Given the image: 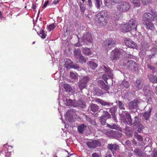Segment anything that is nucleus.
I'll return each mask as SVG.
<instances>
[{"instance_id": "nucleus-1", "label": "nucleus", "mask_w": 157, "mask_h": 157, "mask_svg": "<svg viewBox=\"0 0 157 157\" xmlns=\"http://www.w3.org/2000/svg\"><path fill=\"white\" fill-rule=\"evenodd\" d=\"M143 23L147 30H152L154 28L152 21H155V16L148 12L144 13L143 15Z\"/></svg>"}, {"instance_id": "nucleus-2", "label": "nucleus", "mask_w": 157, "mask_h": 157, "mask_svg": "<svg viewBox=\"0 0 157 157\" xmlns=\"http://www.w3.org/2000/svg\"><path fill=\"white\" fill-rule=\"evenodd\" d=\"M98 23L101 26L106 25L109 18L107 11L105 10H102L98 13L97 15Z\"/></svg>"}, {"instance_id": "nucleus-3", "label": "nucleus", "mask_w": 157, "mask_h": 157, "mask_svg": "<svg viewBox=\"0 0 157 157\" xmlns=\"http://www.w3.org/2000/svg\"><path fill=\"white\" fill-rule=\"evenodd\" d=\"M137 26V24L136 21L133 19H131L129 21L128 24H121V27L123 28V30L125 32H129L132 29L136 31Z\"/></svg>"}, {"instance_id": "nucleus-4", "label": "nucleus", "mask_w": 157, "mask_h": 157, "mask_svg": "<svg viewBox=\"0 0 157 157\" xmlns=\"http://www.w3.org/2000/svg\"><path fill=\"white\" fill-rule=\"evenodd\" d=\"M130 5L128 2L124 1L117 4L116 6V8L118 11L121 12H125L130 9Z\"/></svg>"}, {"instance_id": "nucleus-5", "label": "nucleus", "mask_w": 157, "mask_h": 157, "mask_svg": "<svg viewBox=\"0 0 157 157\" xmlns=\"http://www.w3.org/2000/svg\"><path fill=\"white\" fill-rule=\"evenodd\" d=\"M124 63L125 64L127 67L131 71H135L138 70V65L136 62L132 60H125Z\"/></svg>"}, {"instance_id": "nucleus-6", "label": "nucleus", "mask_w": 157, "mask_h": 157, "mask_svg": "<svg viewBox=\"0 0 157 157\" xmlns=\"http://www.w3.org/2000/svg\"><path fill=\"white\" fill-rule=\"evenodd\" d=\"M90 80V78L89 76H86L83 77L79 80L78 85L80 90H82L86 87L87 84Z\"/></svg>"}, {"instance_id": "nucleus-7", "label": "nucleus", "mask_w": 157, "mask_h": 157, "mask_svg": "<svg viewBox=\"0 0 157 157\" xmlns=\"http://www.w3.org/2000/svg\"><path fill=\"white\" fill-rule=\"evenodd\" d=\"M81 40L87 45L91 43L93 41L91 34L90 33L87 32L83 35L81 38Z\"/></svg>"}, {"instance_id": "nucleus-8", "label": "nucleus", "mask_w": 157, "mask_h": 157, "mask_svg": "<svg viewBox=\"0 0 157 157\" xmlns=\"http://www.w3.org/2000/svg\"><path fill=\"white\" fill-rule=\"evenodd\" d=\"M131 113H135L136 116L133 119H132L131 122L130 123L129 125H133L136 126L140 125L141 123L140 122V119L139 118L138 116V113L137 111H132L131 112Z\"/></svg>"}, {"instance_id": "nucleus-9", "label": "nucleus", "mask_w": 157, "mask_h": 157, "mask_svg": "<svg viewBox=\"0 0 157 157\" xmlns=\"http://www.w3.org/2000/svg\"><path fill=\"white\" fill-rule=\"evenodd\" d=\"M140 103V101L139 99L138 98H135L128 103V109L130 110L136 109Z\"/></svg>"}, {"instance_id": "nucleus-10", "label": "nucleus", "mask_w": 157, "mask_h": 157, "mask_svg": "<svg viewBox=\"0 0 157 157\" xmlns=\"http://www.w3.org/2000/svg\"><path fill=\"white\" fill-rule=\"evenodd\" d=\"M73 62L70 59H66L65 62L64 66L65 67L68 69H69L71 68H73L75 69H78L80 68V67L77 65H75L73 63Z\"/></svg>"}, {"instance_id": "nucleus-11", "label": "nucleus", "mask_w": 157, "mask_h": 157, "mask_svg": "<svg viewBox=\"0 0 157 157\" xmlns=\"http://www.w3.org/2000/svg\"><path fill=\"white\" fill-rule=\"evenodd\" d=\"M115 44L114 40H106L104 42L103 46L107 51H109L112 47L115 46Z\"/></svg>"}, {"instance_id": "nucleus-12", "label": "nucleus", "mask_w": 157, "mask_h": 157, "mask_svg": "<svg viewBox=\"0 0 157 157\" xmlns=\"http://www.w3.org/2000/svg\"><path fill=\"white\" fill-rule=\"evenodd\" d=\"M86 144L89 147L94 148L100 146L101 143L98 140H90L87 142Z\"/></svg>"}, {"instance_id": "nucleus-13", "label": "nucleus", "mask_w": 157, "mask_h": 157, "mask_svg": "<svg viewBox=\"0 0 157 157\" xmlns=\"http://www.w3.org/2000/svg\"><path fill=\"white\" fill-rule=\"evenodd\" d=\"M121 53L118 49L113 50L111 53L110 57L112 60L117 59L119 58Z\"/></svg>"}, {"instance_id": "nucleus-14", "label": "nucleus", "mask_w": 157, "mask_h": 157, "mask_svg": "<svg viewBox=\"0 0 157 157\" xmlns=\"http://www.w3.org/2000/svg\"><path fill=\"white\" fill-rule=\"evenodd\" d=\"M107 134L109 136L117 139L121 138L123 135L122 133L117 131H111L107 132Z\"/></svg>"}, {"instance_id": "nucleus-15", "label": "nucleus", "mask_w": 157, "mask_h": 157, "mask_svg": "<svg viewBox=\"0 0 157 157\" xmlns=\"http://www.w3.org/2000/svg\"><path fill=\"white\" fill-rule=\"evenodd\" d=\"M126 45L129 47L136 48V44L135 42L132 41L130 39H126L124 40Z\"/></svg>"}, {"instance_id": "nucleus-16", "label": "nucleus", "mask_w": 157, "mask_h": 157, "mask_svg": "<svg viewBox=\"0 0 157 157\" xmlns=\"http://www.w3.org/2000/svg\"><path fill=\"white\" fill-rule=\"evenodd\" d=\"M143 91L146 96H150L153 94L151 88L147 85L145 86L143 89Z\"/></svg>"}, {"instance_id": "nucleus-17", "label": "nucleus", "mask_w": 157, "mask_h": 157, "mask_svg": "<svg viewBox=\"0 0 157 157\" xmlns=\"http://www.w3.org/2000/svg\"><path fill=\"white\" fill-rule=\"evenodd\" d=\"M102 68L107 76L109 78H112L113 76V74L112 70L108 67L105 66H103Z\"/></svg>"}, {"instance_id": "nucleus-18", "label": "nucleus", "mask_w": 157, "mask_h": 157, "mask_svg": "<svg viewBox=\"0 0 157 157\" xmlns=\"http://www.w3.org/2000/svg\"><path fill=\"white\" fill-rule=\"evenodd\" d=\"M95 101L97 103L100 104L102 105H107L108 106L110 107L113 105V103L107 102L99 98L95 99Z\"/></svg>"}, {"instance_id": "nucleus-19", "label": "nucleus", "mask_w": 157, "mask_h": 157, "mask_svg": "<svg viewBox=\"0 0 157 157\" xmlns=\"http://www.w3.org/2000/svg\"><path fill=\"white\" fill-rule=\"evenodd\" d=\"M119 147V146L116 144H109L108 145L107 148L110 150L113 153Z\"/></svg>"}, {"instance_id": "nucleus-20", "label": "nucleus", "mask_w": 157, "mask_h": 157, "mask_svg": "<svg viewBox=\"0 0 157 157\" xmlns=\"http://www.w3.org/2000/svg\"><path fill=\"white\" fill-rule=\"evenodd\" d=\"M76 111L73 109H71L66 112L65 115V117L67 118L68 117L71 118L72 116L75 114Z\"/></svg>"}, {"instance_id": "nucleus-21", "label": "nucleus", "mask_w": 157, "mask_h": 157, "mask_svg": "<svg viewBox=\"0 0 157 157\" xmlns=\"http://www.w3.org/2000/svg\"><path fill=\"white\" fill-rule=\"evenodd\" d=\"M144 84L143 81L137 79L134 83L135 86L139 90L141 89Z\"/></svg>"}, {"instance_id": "nucleus-22", "label": "nucleus", "mask_w": 157, "mask_h": 157, "mask_svg": "<svg viewBox=\"0 0 157 157\" xmlns=\"http://www.w3.org/2000/svg\"><path fill=\"white\" fill-rule=\"evenodd\" d=\"M90 109L94 112H97L99 109V106L96 104L91 103L90 104Z\"/></svg>"}, {"instance_id": "nucleus-23", "label": "nucleus", "mask_w": 157, "mask_h": 157, "mask_svg": "<svg viewBox=\"0 0 157 157\" xmlns=\"http://www.w3.org/2000/svg\"><path fill=\"white\" fill-rule=\"evenodd\" d=\"M151 108H149L148 110L143 114V117L144 119L146 121L149 120L151 116Z\"/></svg>"}, {"instance_id": "nucleus-24", "label": "nucleus", "mask_w": 157, "mask_h": 157, "mask_svg": "<svg viewBox=\"0 0 157 157\" xmlns=\"http://www.w3.org/2000/svg\"><path fill=\"white\" fill-rule=\"evenodd\" d=\"M98 84L100 87L102 89L107 91L109 87L108 85H106L105 83L102 81H100L98 82Z\"/></svg>"}, {"instance_id": "nucleus-25", "label": "nucleus", "mask_w": 157, "mask_h": 157, "mask_svg": "<svg viewBox=\"0 0 157 157\" xmlns=\"http://www.w3.org/2000/svg\"><path fill=\"white\" fill-rule=\"evenodd\" d=\"M106 125L108 127L111 129H116L121 132L122 131V128L119 127L116 124H110L108 123H106Z\"/></svg>"}, {"instance_id": "nucleus-26", "label": "nucleus", "mask_w": 157, "mask_h": 157, "mask_svg": "<svg viewBox=\"0 0 157 157\" xmlns=\"http://www.w3.org/2000/svg\"><path fill=\"white\" fill-rule=\"evenodd\" d=\"M86 59H88V58H85V57L82 55L79 57H78V58L76 59L75 60L77 63H79L81 64H82L86 62Z\"/></svg>"}, {"instance_id": "nucleus-27", "label": "nucleus", "mask_w": 157, "mask_h": 157, "mask_svg": "<svg viewBox=\"0 0 157 157\" xmlns=\"http://www.w3.org/2000/svg\"><path fill=\"white\" fill-rule=\"evenodd\" d=\"M74 104V107L78 106L82 108H84L85 106V105L83 102L81 100H78L77 101L75 100Z\"/></svg>"}, {"instance_id": "nucleus-28", "label": "nucleus", "mask_w": 157, "mask_h": 157, "mask_svg": "<svg viewBox=\"0 0 157 157\" xmlns=\"http://www.w3.org/2000/svg\"><path fill=\"white\" fill-rule=\"evenodd\" d=\"M150 51L152 53L151 55L148 56V57L150 59L153 58L155 55L156 52L157 51V46L154 45L152 49H150Z\"/></svg>"}, {"instance_id": "nucleus-29", "label": "nucleus", "mask_w": 157, "mask_h": 157, "mask_svg": "<svg viewBox=\"0 0 157 157\" xmlns=\"http://www.w3.org/2000/svg\"><path fill=\"white\" fill-rule=\"evenodd\" d=\"M118 11H115L113 13L112 17L115 20H118L120 18L121 14Z\"/></svg>"}, {"instance_id": "nucleus-30", "label": "nucleus", "mask_w": 157, "mask_h": 157, "mask_svg": "<svg viewBox=\"0 0 157 157\" xmlns=\"http://www.w3.org/2000/svg\"><path fill=\"white\" fill-rule=\"evenodd\" d=\"M73 53L75 59L82 55L81 50L79 48L75 49Z\"/></svg>"}, {"instance_id": "nucleus-31", "label": "nucleus", "mask_w": 157, "mask_h": 157, "mask_svg": "<svg viewBox=\"0 0 157 157\" xmlns=\"http://www.w3.org/2000/svg\"><path fill=\"white\" fill-rule=\"evenodd\" d=\"M82 50L83 54L85 56H89L91 53L90 49L88 48H82Z\"/></svg>"}, {"instance_id": "nucleus-32", "label": "nucleus", "mask_w": 157, "mask_h": 157, "mask_svg": "<svg viewBox=\"0 0 157 157\" xmlns=\"http://www.w3.org/2000/svg\"><path fill=\"white\" fill-rule=\"evenodd\" d=\"M141 47L140 48L141 49L144 50H149L150 49L149 47V46L148 45L147 42L145 41H143L141 43Z\"/></svg>"}, {"instance_id": "nucleus-33", "label": "nucleus", "mask_w": 157, "mask_h": 157, "mask_svg": "<svg viewBox=\"0 0 157 157\" xmlns=\"http://www.w3.org/2000/svg\"><path fill=\"white\" fill-rule=\"evenodd\" d=\"M64 103L66 106H71L74 107L75 100L73 101L69 99H66Z\"/></svg>"}, {"instance_id": "nucleus-34", "label": "nucleus", "mask_w": 157, "mask_h": 157, "mask_svg": "<svg viewBox=\"0 0 157 157\" xmlns=\"http://www.w3.org/2000/svg\"><path fill=\"white\" fill-rule=\"evenodd\" d=\"M86 126L84 124H81L78 126V132L81 134L83 133L84 131L86 129Z\"/></svg>"}, {"instance_id": "nucleus-35", "label": "nucleus", "mask_w": 157, "mask_h": 157, "mask_svg": "<svg viewBox=\"0 0 157 157\" xmlns=\"http://www.w3.org/2000/svg\"><path fill=\"white\" fill-rule=\"evenodd\" d=\"M133 152L136 155L140 157L143 152L139 148H135Z\"/></svg>"}, {"instance_id": "nucleus-36", "label": "nucleus", "mask_w": 157, "mask_h": 157, "mask_svg": "<svg viewBox=\"0 0 157 157\" xmlns=\"http://www.w3.org/2000/svg\"><path fill=\"white\" fill-rule=\"evenodd\" d=\"M118 102V105L119 109L122 110V112H125V108L124 104L120 101H119Z\"/></svg>"}, {"instance_id": "nucleus-37", "label": "nucleus", "mask_w": 157, "mask_h": 157, "mask_svg": "<svg viewBox=\"0 0 157 157\" xmlns=\"http://www.w3.org/2000/svg\"><path fill=\"white\" fill-rule=\"evenodd\" d=\"M102 117H103L106 118L107 119L110 118L111 115L110 114L106 111H103Z\"/></svg>"}, {"instance_id": "nucleus-38", "label": "nucleus", "mask_w": 157, "mask_h": 157, "mask_svg": "<svg viewBox=\"0 0 157 157\" xmlns=\"http://www.w3.org/2000/svg\"><path fill=\"white\" fill-rule=\"evenodd\" d=\"M125 113V116L126 117V118L127 120L128 123V124H129L131 122L132 118L130 114L128 113L127 112H124Z\"/></svg>"}, {"instance_id": "nucleus-39", "label": "nucleus", "mask_w": 157, "mask_h": 157, "mask_svg": "<svg viewBox=\"0 0 157 157\" xmlns=\"http://www.w3.org/2000/svg\"><path fill=\"white\" fill-rule=\"evenodd\" d=\"M95 4L96 8L99 9L101 7V5H102L101 0H95Z\"/></svg>"}, {"instance_id": "nucleus-40", "label": "nucleus", "mask_w": 157, "mask_h": 157, "mask_svg": "<svg viewBox=\"0 0 157 157\" xmlns=\"http://www.w3.org/2000/svg\"><path fill=\"white\" fill-rule=\"evenodd\" d=\"M129 86V85L128 82L125 80H124L121 85V87L122 88L125 87L126 88H128Z\"/></svg>"}, {"instance_id": "nucleus-41", "label": "nucleus", "mask_w": 157, "mask_h": 157, "mask_svg": "<svg viewBox=\"0 0 157 157\" xmlns=\"http://www.w3.org/2000/svg\"><path fill=\"white\" fill-rule=\"evenodd\" d=\"M150 81L154 83H157V76L150 75L149 77Z\"/></svg>"}, {"instance_id": "nucleus-42", "label": "nucleus", "mask_w": 157, "mask_h": 157, "mask_svg": "<svg viewBox=\"0 0 157 157\" xmlns=\"http://www.w3.org/2000/svg\"><path fill=\"white\" fill-rule=\"evenodd\" d=\"M88 64L93 69L98 66L97 64L94 62L92 61H89L88 62Z\"/></svg>"}, {"instance_id": "nucleus-43", "label": "nucleus", "mask_w": 157, "mask_h": 157, "mask_svg": "<svg viewBox=\"0 0 157 157\" xmlns=\"http://www.w3.org/2000/svg\"><path fill=\"white\" fill-rule=\"evenodd\" d=\"M117 108L116 106L111 107L109 109V111L111 114V115L115 114Z\"/></svg>"}, {"instance_id": "nucleus-44", "label": "nucleus", "mask_w": 157, "mask_h": 157, "mask_svg": "<svg viewBox=\"0 0 157 157\" xmlns=\"http://www.w3.org/2000/svg\"><path fill=\"white\" fill-rule=\"evenodd\" d=\"M134 136L136 137V138L137 140H138L140 141H143V138L140 135H139L137 132H135L134 134Z\"/></svg>"}, {"instance_id": "nucleus-45", "label": "nucleus", "mask_w": 157, "mask_h": 157, "mask_svg": "<svg viewBox=\"0 0 157 157\" xmlns=\"http://www.w3.org/2000/svg\"><path fill=\"white\" fill-rule=\"evenodd\" d=\"M132 128L129 127L126 128L125 134L127 136H130L131 134Z\"/></svg>"}, {"instance_id": "nucleus-46", "label": "nucleus", "mask_w": 157, "mask_h": 157, "mask_svg": "<svg viewBox=\"0 0 157 157\" xmlns=\"http://www.w3.org/2000/svg\"><path fill=\"white\" fill-rule=\"evenodd\" d=\"M136 126L138 127L137 132L139 133H141L142 132V130L144 128V127L143 125L141 124L140 125H137Z\"/></svg>"}, {"instance_id": "nucleus-47", "label": "nucleus", "mask_w": 157, "mask_h": 157, "mask_svg": "<svg viewBox=\"0 0 157 157\" xmlns=\"http://www.w3.org/2000/svg\"><path fill=\"white\" fill-rule=\"evenodd\" d=\"M44 32V30H41L40 33L39 35L42 39L45 38L46 36V35Z\"/></svg>"}, {"instance_id": "nucleus-48", "label": "nucleus", "mask_w": 157, "mask_h": 157, "mask_svg": "<svg viewBox=\"0 0 157 157\" xmlns=\"http://www.w3.org/2000/svg\"><path fill=\"white\" fill-rule=\"evenodd\" d=\"M79 7L81 12L84 14V11L86 10V7L84 6V5L83 4H80Z\"/></svg>"}, {"instance_id": "nucleus-49", "label": "nucleus", "mask_w": 157, "mask_h": 157, "mask_svg": "<svg viewBox=\"0 0 157 157\" xmlns=\"http://www.w3.org/2000/svg\"><path fill=\"white\" fill-rule=\"evenodd\" d=\"M63 87L66 91H71V89L70 86L68 84L64 85Z\"/></svg>"}, {"instance_id": "nucleus-50", "label": "nucleus", "mask_w": 157, "mask_h": 157, "mask_svg": "<svg viewBox=\"0 0 157 157\" xmlns=\"http://www.w3.org/2000/svg\"><path fill=\"white\" fill-rule=\"evenodd\" d=\"M132 2L135 6H139L140 5V2L139 0H132Z\"/></svg>"}, {"instance_id": "nucleus-51", "label": "nucleus", "mask_w": 157, "mask_h": 157, "mask_svg": "<svg viewBox=\"0 0 157 157\" xmlns=\"http://www.w3.org/2000/svg\"><path fill=\"white\" fill-rule=\"evenodd\" d=\"M151 157H157V151L154 150L151 154Z\"/></svg>"}, {"instance_id": "nucleus-52", "label": "nucleus", "mask_w": 157, "mask_h": 157, "mask_svg": "<svg viewBox=\"0 0 157 157\" xmlns=\"http://www.w3.org/2000/svg\"><path fill=\"white\" fill-rule=\"evenodd\" d=\"M55 27V26L54 24H51L48 27V31L50 32Z\"/></svg>"}, {"instance_id": "nucleus-53", "label": "nucleus", "mask_w": 157, "mask_h": 157, "mask_svg": "<svg viewBox=\"0 0 157 157\" xmlns=\"http://www.w3.org/2000/svg\"><path fill=\"white\" fill-rule=\"evenodd\" d=\"M70 75L72 78L75 79L78 78V76L73 72L70 73Z\"/></svg>"}, {"instance_id": "nucleus-54", "label": "nucleus", "mask_w": 157, "mask_h": 157, "mask_svg": "<svg viewBox=\"0 0 157 157\" xmlns=\"http://www.w3.org/2000/svg\"><path fill=\"white\" fill-rule=\"evenodd\" d=\"M142 1L143 4L144 5H147L151 1V0H142Z\"/></svg>"}, {"instance_id": "nucleus-55", "label": "nucleus", "mask_w": 157, "mask_h": 157, "mask_svg": "<svg viewBox=\"0 0 157 157\" xmlns=\"http://www.w3.org/2000/svg\"><path fill=\"white\" fill-rule=\"evenodd\" d=\"M100 122L102 125H104L106 123V120L103 118H101L100 119Z\"/></svg>"}, {"instance_id": "nucleus-56", "label": "nucleus", "mask_w": 157, "mask_h": 157, "mask_svg": "<svg viewBox=\"0 0 157 157\" xmlns=\"http://www.w3.org/2000/svg\"><path fill=\"white\" fill-rule=\"evenodd\" d=\"M147 141V143H148V146H150L149 144H151V140L149 138H147L145 140V141L146 142ZM148 146L147 145H146V146H145V148L146 147Z\"/></svg>"}, {"instance_id": "nucleus-57", "label": "nucleus", "mask_w": 157, "mask_h": 157, "mask_svg": "<svg viewBox=\"0 0 157 157\" xmlns=\"http://www.w3.org/2000/svg\"><path fill=\"white\" fill-rule=\"evenodd\" d=\"M111 1L115 4H119L122 0H110Z\"/></svg>"}, {"instance_id": "nucleus-58", "label": "nucleus", "mask_w": 157, "mask_h": 157, "mask_svg": "<svg viewBox=\"0 0 157 157\" xmlns=\"http://www.w3.org/2000/svg\"><path fill=\"white\" fill-rule=\"evenodd\" d=\"M147 67H148V68L150 69V70H152V72H155V67H153L151 65L148 64L147 65Z\"/></svg>"}, {"instance_id": "nucleus-59", "label": "nucleus", "mask_w": 157, "mask_h": 157, "mask_svg": "<svg viewBox=\"0 0 157 157\" xmlns=\"http://www.w3.org/2000/svg\"><path fill=\"white\" fill-rule=\"evenodd\" d=\"M104 3L105 4V5L107 7H108L109 8H112V6L110 5H109V3L108 2L106 1H105V0Z\"/></svg>"}, {"instance_id": "nucleus-60", "label": "nucleus", "mask_w": 157, "mask_h": 157, "mask_svg": "<svg viewBox=\"0 0 157 157\" xmlns=\"http://www.w3.org/2000/svg\"><path fill=\"white\" fill-rule=\"evenodd\" d=\"M38 6V4L35 3H33L32 4V8L34 11L35 10L36 8Z\"/></svg>"}, {"instance_id": "nucleus-61", "label": "nucleus", "mask_w": 157, "mask_h": 157, "mask_svg": "<svg viewBox=\"0 0 157 157\" xmlns=\"http://www.w3.org/2000/svg\"><path fill=\"white\" fill-rule=\"evenodd\" d=\"M112 116L113 119L116 122H117L118 121L117 118V117L115 114L112 115Z\"/></svg>"}, {"instance_id": "nucleus-62", "label": "nucleus", "mask_w": 157, "mask_h": 157, "mask_svg": "<svg viewBox=\"0 0 157 157\" xmlns=\"http://www.w3.org/2000/svg\"><path fill=\"white\" fill-rule=\"evenodd\" d=\"M140 157H150V155H147L143 152Z\"/></svg>"}, {"instance_id": "nucleus-63", "label": "nucleus", "mask_w": 157, "mask_h": 157, "mask_svg": "<svg viewBox=\"0 0 157 157\" xmlns=\"http://www.w3.org/2000/svg\"><path fill=\"white\" fill-rule=\"evenodd\" d=\"M88 5L90 7H92V2L91 0H88Z\"/></svg>"}, {"instance_id": "nucleus-64", "label": "nucleus", "mask_w": 157, "mask_h": 157, "mask_svg": "<svg viewBox=\"0 0 157 157\" xmlns=\"http://www.w3.org/2000/svg\"><path fill=\"white\" fill-rule=\"evenodd\" d=\"M93 157H99V155L96 153H94L92 154Z\"/></svg>"}]
</instances>
